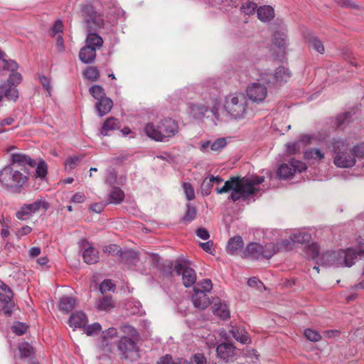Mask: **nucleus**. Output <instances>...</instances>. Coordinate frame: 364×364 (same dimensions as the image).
<instances>
[{
  "instance_id": "603ef678",
  "label": "nucleus",
  "mask_w": 364,
  "mask_h": 364,
  "mask_svg": "<svg viewBox=\"0 0 364 364\" xmlns=\"http://www.w3.org/2000/svg\"><path fill=\"white\" fill-rule=\"evenodd\" d=\"M305 337L310 341L316 342L318 341L321 336L319 333L316 331L311 328H307L304 332Z\"/></svg>"
},
{
  "instance_id": "20e7f679",
  "label": "nucleus",
  "mask_w": 364,
  "mask_h": 364,
  "mask_svg": "<svg viewBox=\"0 0 364 364\" xmlns=\"http://www.w3.org/2000/svg\"><path fill=\"white\" fill-rule=\"evenodd\" d=\"M139 340L128 336H121L115 343L118 356L122 360L136 361L139 358Z\"/></svg>"
},
{
  "instance_id": "393cba45",
  "label": "nucleus",
  "mask_w": 364,
  "mask_h": 364,
  "mask_svg": "<svg viewBox=\"0 0 364 364\" xmlns=\"http://www.w3.org/2000/svg\"><path fill=\"white\" fill-rule=\"evenodd\" d=\"M82 257L85 262L89 264H92L97 262L99 259V253L94 247H89L84 250Z\"/></svg>"
},
{
  "instance_id": "2eb2a0df",
  "label": "nucleus",
  "mask_w": 364,
  "mask_h": 364,
  "mask_svg": "<svg viewBox=\"0 0 364 364\" xmlns=\"http://www.w3.org/2000/svg\"><path fill=\"white\" fill-rule=\"evenodd\" d=\"M235 347L230 343H223L218 346L216 351L218 355L226 362L233 360L235 353Z\"/></svg>"
},
{
  "instance_id": "a19ab883",
  "label": "nucleus",
  "mask_w": 364,
  "mask_h": 364,
  "mask_svg": "<svg viewBox=\"0 0 364 364\" xmlns=\"http://www.w3.org/2000/svg\"><path fill=\"white\" fill-rule=\"evenodd\" d=\"M289 77L290 73L284 66H279L275 70L274 78L278 82L287 81V79Z\"/></svg>"
},
{
  "instance_id": "58836bf2",
  "label": "nucleus",
  "mask_w": 364,
  "mask_h": 364,
  "mask_svg": "<svg viewBox=\"0 0 364 364\" xmlns=\"http://www.w3.org/2000/svg\"><path fill=\"white\" fill-rule=\"evenodd\" d=\"M279 251V248L278 247V245H274L272 243L267 244L265 246H263L262 257L265 259H270L274 255H275Z\"/></svg>"
},
{
  "instance_id": "6e6d98bb",
  "label": "nucleus",
  "mask_w": 364,
  "mask_h": 364,
  "mask_svg": "<svg viewBox=\"0 0 364 364\" xmlns=\"http://www.w3.org/2000/svg\"><path fill=\"white\" fill-rule=\"evenodd\" d=\"M115 285L112 282L110 279L104 280L100 285V291L102 294H105L109 291H114Z\"/></svg>"
},
{
  "instance_id": "473e14b6",
  "label": "nucleus",
  "mask_w": 364,
  "mask_h": 364,
  "mask_svg": "<svg viewBox=\"0 0 364 364\" xmlns=\"http://www.w3.org/2000/svg\"><path fill=\"white\" fill-rule=\"evenodd\" d=\"M49 204L42 200H37L32 203L25 204V208H26L31 214L36 213L41 208L47 210Z\"/></svg>"
},
{
  "instance_id": "5fc2aeb1",
  "label": "nucleus",
  "mask_w": 364,
  "mask_h": 364,
  "mask_svg": "<svg viewBox=\"0 0 364 364\" xmlns=\"http://www.w3.org/2000/svg\"><path fill=\"white\" fill-rule=\"evenodd\" d=\"M100 347L105 355H109L114 352L113 345L109 340H101Z\"/></svg>"
},
{
  "instance_id": "c85d7f7f",
  "label": "nucleus",
  "mask_w": 364,
  "mask_h": 364,
  "mask_svg": "<svg viewBox=\"0 0 364 364\" xmlns=\"http://www.w3.org/2000/svg\"><path fill=\"white\" fill-rule=\"evenodd\" d=\"M274 16V9L270 6H261L257 9L258 18L264 22L271 21Z\"/></svg>"
},
{
  "instance_id": "bb28decb",
  "label": "nucleus",
  "mask_w": 364,
  "mask_h": 364,
  "mask_svg": "<svg viewBox=\"0 0 364 364\" xmlns=\"http://www.w3.org/2000/svg\"><path fill=\"white\" fill-rule=\"evenodd\" d=\"M75 305V299L72 296H63L59 301V309L68 314L70 312Z\"/></svg>"
},
{
  "instance_id": "a211bd4d",
  "label": "nucleus",
  "mask_w": 364,
  "mask_h": 364,
  "mask_svg": "<svg viewBox=\"0 0 364 364\" xmlns=\"http://www.w3.org/2000/svg\"><path fill=\"white\" fill-rule=\"evenodd\" d=\"M192 301L194 306L200 309H205L210 304L206 293L199 291H194V294L192 296Z\"/></svg>"
},
{
  "instance_id": "13d9d810",
  "label": "nucleus",
  "mask_w": 364,
  "mask_h": 364,
  "mask_svg": "<svg viewBox=\"0 0 364 364\" xmlns=\"http://www.w3.org/2000/svg\"><path fill=\"white\" fill-rule=\"evenodd\" d=\"M183 187L186 198L188 200H193L195 198V193L192 185L190 183H183Z\"/></svg>"
},
{
  "instance_id": "0e129e2a",
  "label": "nucleus",
  "mask_w": 364,
  "mask_h": 364,
  "mask_svg": "<svg viewBox=\"0 0 364 364\" xmlns=\"http://www.w3.org/2000/svg\"><path fill=\"white\" fill-rule=\"evenodd\" d=\"M117 335V330L115 328H109L102 332L101 340H109Z\"/></svg>"
},
{
  "instance_id": "5701e85b",
  "label": "nucleus",
  "mask_w": 364,
  "mask_h": 364,
  "mask_svg": "<svg viewBox=\"0 0 364 364\" xmlns=\"http://www.w3.org/2000/svg\"><path fill=\"white\" fill-rule=\"evenodd\" d=\"M97 31H88L85 43L86 46L91 48L100 49L103 44L102 38L96 33Z\"/></svg>"
},
{
  "instance_id": "4468645a",
  "label": "nucleus",
  "mask_w": 364,
  "mask_h": 364,
  "mask_svg": "<svg viewBox=\"0 0 364 364\" xmlns=\"http://www.w3.org/2000/svg\"><path fill=\"white\" fill-rule=\"evenodd\" d=\"M319 264L323 266H332L341 264L339 250L326 252L322 254L319 258V262H317Z\"/></svg>"
},
{
  "instance_id": "de8ad7c7",
  "label": "nucleus",
  "mask_w": 364,
  "mask_h": 364,
  "mask_svg": "<svg viewBox=\"0 0 364 364\" xmlns=\"http://www.w3.org/2000/svg\"><path fill=\"white\" fill-rule=\"evenodd\" d=\"M351 154L355 157V159H362L364 158V143H360L354 146L351 149Z\"/></svg>"
},
{
  "instance_id": "8fccbe9b",
  "label": "nucleus",
  "mask_w": 364,
  "mask_h": 364,
  "mask_svg": "<svg viewBox=\"0 0 364 364\" xmlns=\"http://www.w3.org/2000/svg\"><path fill=\"white\" fill-rule=\"evenodd\" d=\"M102 330L101 326L99 323H94L92 325H88L84 327V331L87 336H92L99 333Z\"/></svg>"
},
{
  "instance_id": "4c0bfd02",
  "label": "nucleus",
  "mask_w": 364,
  "mask_h": 364,
  "mask_svg": "<svg viewBox=\"0 0 364 364\" xmlns=\"http://www.w3.org/2000/svg\"><path fill=\"white\" fill-rule=\"evenodd\" d=\"M308 43L309 48H312L321 54L324 53V46L322 42L316 36H310L308 38Z\"/></svg>"
},
{
  "instance_id": "f257e3e1",
  "label": "nucleus",
  "mask_w": 364,
  "mask_h": 364,
  "mask_svg": "<svg viewBox=\"0 0 364 364\" xmlns=\"http://www.w3.org/2000/svg\"><path fill=\"white\" fill-rule=\"evenodd\" d=\"M264 181V178L263 176H256L252 178L232 176L225 182L222 188H216L215 191L218 194L232 191L228 198L233 202H237L240 199L247 200L254 197L259 191V188L255 187V186L261 184Z\"/></svg>"
},
{
  "instance_id": "1a4fd4ad",
  "label": "nucleus",
  "mask_w": 364,
  "mask_h": 364,
  "mask_svg": "<svg viewBox=\"0 0 364 364\" xmlns=\"http://www.w3.org/2000/svg\"><path fill=\"white\" fill-rule=\"evenodd\" d=\"M12 298L13 292L11 289L0 281V309L8 317L12 315L16 308Z\"/></svg>"
},
{
  "instance_id": "6ab92c4d",
  "label": "nucleus",
  "mask_w": 364,
  "mask_h": 364,
  "mask_svg": "<svg viewBox=\"0 0 364 364\" xmlns=\"http://www.w3.org/2000/svg\"><path fill=\"white\" fill-rule=\"evenodd\" d=\"M95 48H91L89 46H85L80 50L79 58L82 63L86 64H91L95 61Z\"/></svg>"
},
{
  "instance_id": "f03ea898",
  "label": "nucleus",
  "mask_w": 364,
  "mask_h": 364,
  "mask_svg": "<svg viewBox=\"0 0 364 364\" xmlns=\"http://www.w3.org/2000/svg\"><path fill=\"white\" fill-rule=\"evenodd\" d=\"M178 124L171 118L163 119L158 122L147 123L144 132L149 138L166 142L178 133Z\"/></svg>"
},
{
  "instance_id": "bf43d9fd",
  "label": "nucleus",
  "mask_w": 364,
  "mask_h": 364,
  "mask_svg": "<svg viewBox=\"0 0 364 364\" xmlns=\"http://www.w3.org/2000/svg\"><path fill=\"white\" fill-rule=\"evenodd\" d=\"M213 182L210 179V178H205L201 183V191L202 193L205 196H208L210 193L211 188H213Z\"/></svg>"
},
{
  "instance_id": "c756f323",
  "label": "nucleus",
  "mask_w": 364,
  "mask_h": 364,
  "mask_svg": "<svg viewBox=\"0 0 364 364\" xmlns=\"http://www.w3.org/2000/svg\"><path fill=\"white\" fill-rule=\"evenodd\" d=\"M213 313L215 316L226 319L230 317V311L226 304L222 303L219 301L218 303L215 302L213 306Z\"/></svg>"
},
{
  "instance_id": "69168bd1",
  "label": "nucleus",
  "mask_w": 364,
  "mask_h": 364,
  "mask_svg": "<svg viewBox=\"0 0 364 364\" xmlns=\"http://www.w3.org/2000/svg\"><path fill=\"white\" fill-rule=\"evenodd\" d=\"M28 329V326L23 323H18L13 326V331L16 335L21 336L24 334Z\"/></svg>"
},
{
  "instance_id": "39448f33",
  "label": "nucleus",
  "mask_w": 364,
  "mask_h": 364,
  "mask_svg": "<svg viewBox=\"0 0 364 364\" xmlns=\"http://www.w3.org/2000/svg\"><path fill=\"white\" fill-rule=\"evenodd\" d=\"M334 164L340 168H350L355 164L356 160L349 150L348 145L343 140H336L333 144Z\"/></svg>"
},
{
  "instance_id": "37998d69",
  "label": "nucleus",
  "mask_w": 364,
  "mask_h": 364,
  "mask_svg": "<svg viewBox=\"0 0 364 364\" xmlns=\"http://www.w3.org/2000/svg\"><path fill=\"white\" fill-rule=\"evenodd\" d=\"M191 113L195 118H200L208 112V107L204 105H193L191 107Z\"/></svg>"
},
{
  "instance_id": "3c124183",
  "label": "nucleus",
  "mask_w": 364,
  "mask_h": 364,
  "mask_svg": "<svg viewBox=\"0 0 364 364\" xmlns=\"http://www.w3.org/2000/svg\"><path fill=\"white\" fill-rule=\"evenodd\" d=\"M350 112H345L339 116H338L336 119V124L338 128H341L346 123L350 122L351 118Z\"/></svg>"
},
{
  "instance_id": "0eeeda50",
  "label": "nucleus",
  "mask_w": 364,
  "mask_h": 364,
  "mask_svg": "<svg viewBox=\"0 0 364 364\" xmlns=\"http://www.w3.org/2000/svg\"><path fill=\"white\" fill-rule=\"evenodd\" d=\"M247 105V100L244 94L230 95L225 98V109L235 119L243 118Z\"/></svg>"
},
{
  "instance_id": "c9c22d12",
  "label": "nucleus",
  "mask_w": 364,
  "mask_h": 364,
  "mask_svg": "<svg viewBox=\"0 0 364 364\" xmlns=\"http://www.w3.org/2000/svg\"><path fill=\"white\" fill-rule=\"evenodd\" d=\"M212 288L213 284L211 280L209 279H205L197 282L193 287V291L207 293L209 292Z\"/></svg>"
},
{
  "instance_id": "c03bdc74",
  "label": "nucleus",
  "mask_w": 364,
  "mask_h": 364,
  "mask_svg": "<svg viewBox=\"0 0 364 364\" xmlns=\"http://www.w3.org/2000/svg\"><path fill=\"white\" fill-rule=\"evenodd\" d=\"M48 173V166L44 161H41L36 166L35 176L41 179L46 178Z\"/></svg>"
},
{
  "instance_id": "cd10ccee",
  "label": "nucleus",
  "mask_w": 364,
  "mask_h": 364,
  "mask_svg": "<svg viewBox=\"0 0 364 364\" xmlns=\"http://www.w3.org/2000/svg\"><path fill=\"white\" fill-rule=\"evenodd\" d=\"M230 333L233 338L241 343L245 344L250 341V338L247 335L245 330L242 327H232Z\"/></svg>"
},
{
  "instance_id": "423d86ee",
  "label": "nucleus",
  "mask_w": 364,
  "mask_h": 364,
  "mask_svg": "<svg viewBox=\"0 0 364 364\" xmlns=\"http://www.w3.org/2000/svg\"><path fill=\"white\" fill-rule=\"evenodd\" d=\"M168 269V274L170 276L174 274L182 276V280L186 287H190L193 286L196 281V274L195 270L188 264L181 260H176L175 262H170L167 265Z\"/></svg>"
},
{
  "instance_id": "49530a36",
  "label": "nucleus",
  "mask_w": 364,
  "mask_h": 364,
  "mask_svg": "<svg viewBox=\"0 0 364 364\" xmlns=\"http://www.w3.org/2000/svg\"><path fill=\"white\" fill-rule=\"evenodd\" d=\"M305 252L309 259H314L318 255V246L316 243H312L305 247Z\"/></svg>"
},
{
  "instance_id": "e2e57ef3",
  "label": "nucleus",
  "mask_w": 364,
  "mask_h": 364,
  "mask_svg": "<svg viewBox=\"0 0 364 364\" xmlns=\"http://www.w3.org/2000/svg\"><path fill=\"white\" fill-rule=\"evenodd\" d=\"M19 350L23 357H29L33 353V348L28 343H22L19 347Z\"/></svg>"
},
{
  "instance_id": "aec40b11",
  "label": "nucleus",
  "mask_w": 364,
  "mask_h": 364,
  "mask_svg": "<svg viewBox=\"0 0 364 364\" xmlns=\"http://www.w3.org/2000/svg\"><path fill=\"white\" fill-rule=\"evenodd\" d=\"M87 323V316L82 311L71 314L69 318L70 326L73 328H83Z\"/></svg>"
},
{
  "instance_id": "338daca9",
  "label": "nucleus",
  "mask_w": 364,
  "mask_h": 364,
  "mask_svg": "<svg viewBox=\"0 0 364 364\" xmlns=\"http://www.w3.org/2000/svg\"><path fill=\"white\" fill-rule=\"evenodd\" d=\"M31 215L28 210L25 208V205L16 214V218L19 220H26Z\"/></svg>"
},
{
  "instance_id": "ea45409f",
  "label": "nucleus",
  "mask_w": 364,
  "mask_h": 364,
  "mask_svg": "<svg viewBox=\"0 0 364 364\" xmlns=\"http://www.w3.org/2000/svg\"><path fill=\"white\" fill-rule=\"evenodd\" d=\"M89 92L97 101L106 97L103 87L98 85L90 87Z\"/></svg>"
},
{
  "instance_id": "680f3d73",
  "label": "nucleus",
  "mask_w": 364,
  "mask_h": 364,
  "mask_svg": "<svg viewBox=\"0 0 364 364\" xmlns=\"http://www.w3.org/2000/svg\"><path fill=\"white\" fill-rule=\"evenodd\" d=\"M191 364H206L207 360L203 353H196L191 358Z\"/></svg>"
},
{
  "instance_id": "f8f14e48",
  "label": "nucleus",
  "mask_w": 364,
  "mask_h": 364,
  "mask_svg": "<svg viewBox=\"0 0 364 364\" xmlns=\"http://www.w3.org/2000/svg\"><path fill=\"white\" fill-rule=\"evenodd\" d=\"M36 165V161L26 154H12L11 163L9 166L19 170L23 168L28 171L29 167H34Z\"/></svg>"
},
{
  "instance_id": "7ed1b4c3",
  "label": "nucleus",
  "mask_w": 364,
  "mask_h": 364,
  "mask_svg": "<svg viewBox=\"0 0 364 364\" xmlns=\"http://www.w3.org/2000/svg\"><path fill=\"white\" fill-rule=\"evenodd\" d=\"M29 172L26 169L16 168L11 166L0 171V182L9 188L21 187L28 179Z\"/></svg>"
},
{
  "instance_id": "774afa93",
  "label": "nucleus",
  "mask_w": 364,
  "mask_h": 364,
  "mask_svg": "<svg viewBox=\"0 0 364 364\" xmlns=\"http://www.w3.org/2000/svg\"><path fill=\"white\" fill-rule=\"evenodd\" d=\"M4 65H3L4 69L11 70V72H14L17 70L18 68V64L12 60H4Z\"/></svg>"
},
{
  "instance_id": "dca6fc26",
  "label": "nucleus",
  "mask_w": 364,
  "mask_h": 364,
  "mask_svg": "<svg viewBox=\"0 0 364 364\" xmlns=\"http://www.w3.org/2000/svg\"><path fill=\"white\" fill-rule=\"evenodd\" d=\"M263 246L257 242L250 243L245 251L242 252V257L258 259L262 257Z\"/></svg>"
},
{
  "instance_id": "864d4df0",
  "label": "nucleus",
  "mask_w": 364,
  "mask_h": 364,
  "mask_svg": "<svg viewBox=\"0 0 364 364\" xmlns=\"http://www.w3.org/2000/svg\"><path fill=\"white\" fill-rule=\"evenodd\" d=\"M257 5L253 1H247L242 4L241 9L246 15H250L255 13Z\"/></svg>"
},
{
  "instance_id": "6e6552de",
  "label": "nucleus",
  "mask_w": 364,
  "mask_h": 364,
  "mask_svg": "<svg viewBox=\"0 0 364 364\" xmlns=\"http://www.w3.org/2000/svg\"><path fill=\"white\" fill-rule=\"evenodd\" d=\"M83 22L88 31H97L104 26V19L91 4H85L81 7Z\"/></svg>"
},
{
  "instance_id": "f704fd0d",
  "label": "nucleus",
  "mask_w": 364,
  "mask_h": 364,
  "mask_svg": "<svg viewBox=\"0 0 364 364\" xmlns=\"http://www.w3.org/2000/svg\"><path fill=\"white\" fill-rule=\"evenodd\" d=\"M114 307V301L111 296H104L100 299L97 308L100 311H108Z\"/></svg>"
},
{
  "instance_id": "052dcab7",
  "label": "nucleus",
  "mask_w": 364,
  "mask_h": 364,
  "mask_svg": "<svg viewBox=\"0 0 364 364\" xmlns=\"http://www.w3.org/2000/svg\"><path fill=\"white\" fill-rule=\"evenodd\" d=\"M294 242H292V240L290 239L289 240H283L281 241V242L277 243L278 247L279 248V251L286 250L289 251L293 249L294 247Z\"/></svg>"
},
{
  "instance_id": "4be33fe9",
  "label": "nucleus",
  "mask_w": 364,
  "mask_h": 364,
  "mask_svg": "<svg viewBox=\"0 0 364 364\" xmlns=\"http://www.w3.org/2000/svg\"><path fill=\"white\" fill-rule=\"evenodd\" d=\"M120 128V123L113 117H108L104 122L101 129L100 134L103 136L109 135V132L117 130Z\"/></svg>"
},
{
  "instance_id": "9d476101",
  "label": "nucleus",
  "mask_w": 364,
  "mask_h": 364,
  "mask_svg": "<svg viewBox=\"0 0 364 364\" xmlns=\"http://www.w3.org/2000/svg\"><path fill=\"white\" fill-rule=\"evenodd\" d=\"M306 169V166L304 163L291 159L288 164H282L277 173L280 178L287 179L291 178L296 171L301 173Z\"/></svg>"
},
{
  "instance_id": "f3484780",
  "label": "nucleus",
  "mask_w": 364,
  "mask_h": 364,
  "mask_svg": "<svg viewBox=\"0 0 364 364\" xmlns=\"http://www.w3.org/2000/svg\"><path fill=\"white\" fill-rule=\"evenodd\" d=\"M103 252L118 257L121 262H125L126 259L133 254L132 252L129 250L122 251V248L115 244L105 246Z\"/></svg>"
},
{
  "instance_id": "ddd939ff",
  "label": "nucleus",
  "mask_w": 364,
  "mask_h": 364,
  "mask_svg": "<svg viewBox=\"0 0 364 364\" xmlns=\"http://www.w3.org/2000/svg\"><path fill=\"white\" fill-rule=\"evenodd\" d=\"M247 95L252 102H259L266 98L267 90L264 85L255 82L247 88Z\"/></svg>"
},
{
  "instance_id": "a878e982",
  "label": "nucleus",
  "mask_w": 364,
  "mask_h": 364,
  "mask_svg": "<svg viewBox=\"0 0 364 364\" xmlns=\"http://www.w3.org/2000/svg\"><path fill=\"white\" fill-rule=\"evenodd\" d=\"M0 93L4 95L9 100L16 101L18 97V90L9 85L3 84L0 86Z\"/></svg>"
},
{
  "instance_id": "412c9836",
  "label": "nucleus",
  "mask_w": 364,
  "mask_h": 364,
  "mask_svg": "<svg viewBox=\"0 0 364 364\" xmlns=\"http://www.w3.org/2000/svg\"><path fill=\"white\" fill-rule=\"evenodd\" d=\"M244 247V242L240 236L231 237L226 245V251L230 255H235L237 251Z\"/></svg>"
},
{
  "instance_id": "72a5a7b5",
  "label": "nucleus",
  "mask_w": 364,
  "mask_h": 364,
  "mask_svg": "<svg viewBox=\"0 0 364 364\" xmlns=\"http://www.w3.org/2000/svg\"><path fill=\"white\" fill-rule=\"evenodd\" d=\"M124 198V192L118 187L114 188L109 195V203L119 204Z\"/></svg>"
},
{
  "instance_id": "9b49d317",
  "label": "nucleus",
  "mask_w": 364,
  "mask_h": 364,
  "mask_svg": "<svg viewBox=\"0 0 364 364\" xmlns=\"http://www.w3.org/2000/svg\"><path fill=\"white\" fill-rule=\"evenodd\" d=\"M341 264L346 267H351L355 263L357 257H364V247L360 246L358 250L348 248L346 250H339Z\"/></svg>"
},
{
  "instance_id": "79ce46f5",
  "label": "nucleus",
  "mask_w": 364,
  "mask_h": 364,
  "mask_svg": "<svg viewBox=\"0 0 364 364\" xmlns=\"http://www.w3.org/2000/svg\"><path fill=\"white\" fill-rule=\"evenodd\" d=\"M83 76L87 80L95 81L100 76V72L96 67H88L84 70Z\"/></svg>"
},
{
  "instance_id": "e433bc0d",
  "label": "nucleus",
  "mask_w": 364,
  "mask_h": 364,
  "mask_svg": "<svg viewBox=\"0 0 364 364\" xmlns=\"http://www.w3.org/2000/svg\"><path fill=\"white\" fill-rule=\"evenodd\" d=\"M290 239L292 240V242H294V243L296 242L300 244H304L310 241L311 235L306 232L298 231L295 233H293L290 236Z\"/></svg>"
},
{
  "instance_id": "2f4dec72",
  "label": "nucleus",
  "mask_w": 364,
  "mask_h": 364,
  "mask_svg": "<svg viewBox=\"0 0 364 364\" xmlns=\"http://www.w3.org/2000/svg\"><path fill=\"white\" fill-rule=\"evenodd\" d=\"M121 331L124 333V336H128L129 338H133L134 340L140 339V335L133 326L128 323H123L119 327Z\"/></svg>"
},
{
  "instance_id": "7c9ffc66",
  "label": "nucleus",
  "mask_w": 364,
  "mask_h": 364,
  "mask_svg": "<svg viewBox=\"0 0 364 364\" xmlns=\"http://www.w3.org/2000/svg\"><path fill=\"white\" fill-rule=\"evenodd\" d=\"M156 364H191V363L183 358H176L166 354L159 358Z\"/></svg>"
},
{
  "instance_id": "b1692460",
  "label": "nucleus",
  "mask_w": 364,
  "mask_h": 364,
  "mask_svg": "<svg viewBox=\"0 0 364 364\" xmlns=\"http://www.w3.org/2000/svg\"><path fill=\"white\" fill-rule=\"evenodd\" d=\"M112 106V100L107 96L98 100L95 104L96 109L101 117L109 113Z\"/></svg>"
},
{
  "instance_id": "09e8293b",
  "label": "nucleus",
  "mask_w": 364,
  "mask_h": 364,
  "mask_svg": "<svg viewBox=\"0 0 364 364\" xmlns=\"http://www.w3.org/2000/svg\"><path fill=\"white\" fill-rule=\"evenodd\" d=\"M21 75L19 73L14 71L10 74L5 84L11 86H16L21 82Z\"/></svg>"
},
{
  "instance_id": "a18cd8bd",
  "label": "nucleus",
  "mask_w": 364,
  "mask_h": 364,
  "mask_svg": "<svg viewBox=\"0 0 364 364\" xmlns=\"http://www.w3.org/2000/svg\"><path fill=\"white\" fill-rule=\"evenodd\" d=\"M197 210L194 206L187 204V210L185 215L182 218L183 223H189L196 218Z\"/></svg>"
},
{
  "instance_id": "4d7b16f0",
  "label": "nucleus",
  "mask_w": 364,
  "mask_h": 364,
  "mask_svg": "<svg viewBox=\"0 0 364 364\" xmlns=\"http://www.w3.org/2000/svg\"><path fill=\"white\" fill-rule=\"evenodd\" d=\"M82 158L83 156H75L70 157L66 160L65 165V166H68L70 169H73L78 165Z\"/></svg>"
}]
</instances>
